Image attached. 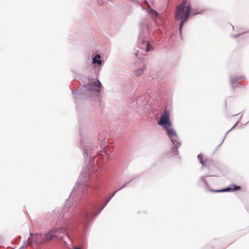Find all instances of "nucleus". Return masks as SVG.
Returning a JSON list of instances; mask_svg holds the SVG:
<instances>
[{
	"instance_id": "f257e3e1",
	"label": "nucleus",
	"mask_w": 249,
	"mask_h": 249,
	"mask_svg": "<svg viewBox=\"0 0 249 249\" xmlns=\"http://www.w3.org/2000/svg\"><path fill=\"white\" fill-rule=\"evenodd\" d=\"M170 112L169 110L165 109L163 114L161 115L160 119L158 122V124L162 126L163 128L166 131V133L171 140L173 144L174 145L169 152V154L174 153L177 154L178 148L180 145L179 140L175 130L172 127V123L170 121Z\"/></svg>"
},
{
	"instance_id": "f03ea898",
	"label": "nucleus",
	"mask_w": 249,
	"mask_h": 249,
	"mask_svg": "<svg viewBox=\"0 0 249 249\" xmlns=\"http://www.w3.org/2000/svg\"><path fill=\"white\" fill-rule=\"evenodd\" d=\"M192 11L190 3H187L186 0H182L181 4L177 6L175 13V18L177 20H181L179 25L180 32Z\"/></svg>"
},
{
	"instance_id": "7ed1b4c3",
	"label": "nucleus",
	"mask_w": 249,
	"mask_h": 249,
	"mask_svg": "<svg viewBox=\"0 0 249 249\" xmlns=\"http://www.w3.org/2000/svg\"><path fill=\"white\" fill-rule=\"evenodd\" d=\"M65 229L63 227L53 228L44 234V240L46 243L55 239L63 241L65 234Z\"/></svg>"
},
{
	"instance_id": "20e7f679",
	"label": "nucleus",
	"mask_w": 249,
	"mask_h": 249,
	"mask_svg": "<svg viewBox=\"0 0 249 249\" xmlns=\"http://www.w3.org/2000/svg\"><path fill=\"white\" fill-rule=\"evenodd\" d=\"M44 240V235L40 233H37L36 234H30V238L28 239V243L29 245H41L43 244H46Z\"/></svg>"
},
{
	"instance_id": "39448f33",
	"label": "nucleus",
	"mask_w": 249,
	"mask_h": 249,
	"mask_svg": "<svg viewBox=\"0 0 249 249\" xmlns=\"http://www.w3.org/2000/svg\"><path fill=\"white\" fill-rule=\"evenodd\" d=\"M102 84L99 80L91 81L89 83V90L95 91L99 93L100 92Z\"/></svg>"
},
{
	"instance_id": "423d86ee",
	"label": "nucleus",
	"mask_w": 249,
	"mask_h": 249,
	"mask_svg": "<svg viewBox=\"0 0 249 249\" xmlns=\"http://www.w3.org/2000/svg\"><path fill=\"white\" fill-rule=\"evenodd\" d=\"M241 187L239 186H235V185H231V187L230 188H227L226 189H222V190H211V191L212 192H228V191H234L236 190H240Z\"/></svg>"
},
{
	"instance_id": "0eeeda50",
	"label": "nucleus",
	"mask_w": 249,
	"mask_h": 249,
	"mask_svg": "<svg viewBox=\"0 0 249 249\" xmlns=\"http://www.w3.org/2000/svg\"><path fill=\"white\" fill-rule=\"evenodd\" d=\"M100 58L101 56L99 54H96L93 58L92 63L94 64L97 63L98 65L101 64L102 62Z\"/></svg>"
},
{
	"instance_id": "6e6552de",
	"label": "nucleus",
	"mask_w": 249,
	"mask_h": 249,
	"mask_svg": "<svg viewBox=\"0 0 249 249\" xmlns=\"http://www.w3.org/2000/svg\"><path fill=\"white\" fill-rule=\"evenodd\" d=\"M241 79H242V78L241 77H240L238 78H232L231 80V83L232 87L235 88L236 87L235 85H236L237 82L239 80Z\"/></svg>"
},
{
	"instance_id": "1a4fd4ad",
	"label": "nucleus",
	"mask_w": 249,
	"mask_h": 249,
	"mask_svg": "<svg viewBox=\"0 0 249 249\" xmlns=\"http://www.w3.org/2000/svg\"><path fill=\"white\" fill-rule=\"evenodd\" d=\"M198 159L200 160V162L202 164V165L204 166L206 165V163L204 160H203V156L201 155H199L197 156Z\"/></svg>"
},
{
	"instance_id": "9d476101",
	"label": "nucleus",
	"mask_w": 249,
	"mask_h": 249,
	"mask_svg": "<svg viewBox=\"0 0 249 249\" xmlns=\"http://www.w3.org/2000/svg\"><path fill=\"white\" fill-rule=\"evenodd\" d=\"M150 13L152 15L153 18H155L158 16V13L157 12V11H156L153 9H150Z\"/></svg>"
},
{
	"instance_id": "9b49d317",
	"label": "nucleus",
	"mask_w": 249,
	"mask_h": 249,
	"mask_svg": "<svg viewBox=\"0 0 249 249\" xmlns=\"http://www.w3.org/2000/svg\"><path fill=\"white\" fill-rule=\"evenodd\" d=\"M143 71H144V70L142 69L138 70L136 71V73H135L136 75L137 76H140L142 74V73L143 72Z\"/></svg>"
},
{
	"instance_id": "f8f14e48",
	"label": "nucleus",
	"mask_w": 249,
	"mask_h": 249,
	"mask_svg": "<svg viewBox=\"0 0 249 249\" xmlns=\"http://www.w3.org/2000/svg\"><path fill=\"white\" fill-rule=\"evenodd\" d=\"M151 49H152V47H151V45L149 43H147L146 51L147 52L150 51Z\"/></svg>"
},
{
	"instance_id": "ddd939ff",
	"label": "nucleus",
	"mask_w": 249,
	"mask_h": 249,
	"mask_svg": "<svg viewBox=\"0 0 249 249\" xmlns=\"http://www.w3.org/2000/svg\"><path fill=\"white\" fill-rule=\"evenodd\" d=\"M202 180L204 182V183H205L206 185H208V183H207V182L206 180H205V179H204V178H202Z\"/></svg>"
},
{
	"instance_id": "4468645a",
	"label": "nucleus",
	"mask_w": 249,
	"mask_h": 249,
	"mask_svg": "<svg viewBox=\"0 0 249 249\" xmlns=\"http://www.w3.org/2000/svg\"><path fill=\"white\" fill-rule=\"evenodd\" d=\"M74 249H80L79 248H75Z\"/></svg>"
}]
</instances>
